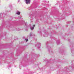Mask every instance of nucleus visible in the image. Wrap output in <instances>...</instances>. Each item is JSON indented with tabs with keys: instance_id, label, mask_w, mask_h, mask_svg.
Returning <instances> with one entry per match:
<instances>
[{
	"instance_id": "obj_8",
	"label": "nucleus",
	"mask_w": 74,
	"mask_h": 74,
	"mask_svg": "<svg viewBox=\"0 0 74 74\" xmlns=\"http://www.w3.org/2000/svg\"><path fill=\"white\" fill-rule=\"evenodd\" d=\"M25 40L26 41V42H27V41H28V39H25Z\"/></svg>"
},
{
	"instance_id": "obj_15",
	"label": "nucleus",
	"mask_w": 74,
	"mask_h": 74,
	"mask_svg": "<svg viewBox=\"0 0 74 74\" xmlns=\"http://www.w3.org/2000/svg\"><path fill=\"white\" fill-rule=\"evenodd\" d=\"M30 16V17H31V16Z\"/></svg>"
},
{
	"instance_id": "obj_7",
	"label": "nucleus",
	"mask_w": 74,
	"mask_h": 74,
	"mask_svg": "<svg viewBox=\"0 0 74 74\" xmlns=\"http://www.w3.org/2000/svg\"><path fill=\"white\" fill-rule=\"evenodd\" d=\"M38 45L39 46H40V45H41V43H39Z\"/></svg>"
},
{
	"instance_id": "obj_11",
	"label": "nucleus",
	"mask_w": 74,
	"mask_h": 74,
	"mask_svg": "<svg viewBox=\"0 0 74 74\" xmlns=\"http://www.w3.org/2000/svg\"><path fill=\"white\" fill-rule=\"evenodd\" d=\"M30 36H32V34H30Z\"/></svg>"
},
{
	"instance_id": "obj_6",
	"label": "nucleus",
	"mask_w": 74,
	"mask_h": 74,
	"mask_svg": "<svg viewBox=\"0 0 74 74\" xmlns=\"http://www.w3.org/2000/svg\"><path fill=\"white\" fill-rule=\"evenodd\" d=\"M56 42H57L58 45H59V44L58 43H59L60 42H59V41H57Z\"/></svg>"
},
{
	"instance_id": "obj_14",
	"label": "nucleus",
	"mask_w": 74,
	"mask_h": 74,
	"mask_svg": "<svg viewBox=\"0 0 74 74\" xmlns=\"http://www.w3.org/2000/svg\"><path fill=\"white\" fill-rule=\"evenodd\" d=\"M0 18H1V16H0Z\"/></svg>"
},
{
	"instance_id": "obj_5",
	"label": "nucleus",
	"mask_w": 74,
	"mask_h": 74,
	"mask_svg": "<svg viewBox=\"0 0 74 74\" xmlns=\"http://www.w3.org/2000/svg\"><path fill=\"white\" fill-rule=\"evenodd\" d=\"M43 36H44V37H47V34H45L43 35Z\"/></svg>"
},
{
	"instance_id": "obj_13",
	"label": "nucleus",
	"mask_w": 74,
	"mask_h": 74,
	"mask_svg": "<svg viewBox=\"0 0 74 74\" xmlns=\"http://www.w3.org/2000/svg\"><path fill=\"white\" fill-rule=\"evenodd\" d=\"M19 0H18V2L19 1Z\"/></svg>"
},
{
	"instance_id": "obj_4",
	"label": "nucleus",
	"mask_w": 74,
	"mask_h": 74,
	"mask_svg": "<svg viewBox=\"0 0 74 74\" xmlns=\"http://www.w3.org/2000/svg\"><path fill=\"white\" fill-rule=\"evenodd\" d=\"M23 24H24L26 26L27 25V24H26V23H25V22L24 21H23Z\"/></svg>"
},
{
	"instance_id": "obj_2",
	"label": "nucleus",
	"mask_w": 74,
	"mask_h": 74,
	"mask_svg": "<svg viewBox=\"0 0 74 74\" xmlns=\"http://www.w3.org/2000/svg\"><path fill=\"white\" fill-rule=\"evenodd\" d=\"M25 1L26 4H29L30 3V0H25Z\"/></svg>"
},
{
	"instance_id": "obj_1",
	"label": "nucleus",
	"mask_w": 74,
	"mask_h": 74,
	"mask_svg": "<svg viewBox=\"0 0 74 74\" xmlns=\"http://www.w3.org/2000/svg\"><path fill=\"white\" fill-rule=\"evenodd\" d=\"M29 27H30L31 30H33L34 29V27H35V25H33L32 26L31 24H30Z\"/></svg>"
},
{
	"instance_id": "obj_10",
	"label": "nucleus",
	"mask_w": 74,
	"mask_h": 74,
	"mask_svg": "<svg viewBox=\"0 0 74 74\" xmlns=\"http://www.w3.org/2000/svg\"><path fill=\"white\" fill-rule=\"evenodd\" d=\"M38 48H39V49H40V47H38Z\"/></svg>"
},
{
	"instance_id": "obj_12",
	"label": "nucleus",
	"mask_w": 74,
	"mask_h": 74,
	"mask_svg": "<svg viewBox=\"0 0 74 74\" xmlns=\"http://www.w3.org/2000/svg\"><path fill=\"white\" fill-rule=\"evenodd\" d=\"M4 15V14H3V15Z\"/></svg>"
},
{
	"instance_id": "obj_3",
	"label": "nucleus",
	"mask_w": 74,
	"mask_h": 74,
	"mask_svg": "<svg viewBox=\"0 0 74 74\" xmlns=\"http://www.w3.org/2000/svg\"><path fill=\"white\" fill-rule=\"evenodd\" d=\"M16 14H17V15H19L21 14V12H20L19 11H17L16 12Z\"/></svg>"
},
{
	"instance_id": "obj_9",
	"label": "nucleus",
	"mask_w": 74,
	"mask_h": 74,
	"mask_svg": "<svg viewBox=\"0 0 74 74\" xmlns=\"http://www.w3.org/2000/svg\"><path fill=\"white\" fill-rule=\"evenodd\" d=\"M38 32L39 33H40V34H41V31H39Z\"/></svg>"
}]
</instances>
